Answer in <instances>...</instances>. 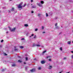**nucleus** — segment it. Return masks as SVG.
<instances>
[{
    "label": "nucleus",
    "mask_w": 73,
    "mask_h": 73,
    "mask_svg": "<svg viewBox=\"0 0 73 73\" xmlns=\"http://www.w3.org/2000/svg\"><path fill=\"white\" fill-rule=\"evenodd\" d=\"M22 4H23V2H21L20 4H19L18 6H17L18 8H21L22 7H23Z\"/></svg>",
    "instance_id": "f257e3e1"
},
{
    "label": "nucleus",
    "mask_w": 73,
    "mask_h": 73,
    "mask_svg": "<svg viewBox=\"0 0 73 73\" xmlns=\"http://www.w3.org/2000/svg\"><path fill=\"white\" fill-rule=\"evenodd\" d=\"M9 29L10 31L11 32H13L14 31H15V29H16V28L15 27H14L13 29H11V28L9 27Z\"/></svg>",
    "instance_id": "f03ea898"
},
{
    "label": "nucleus",
    "mask_w": 73,
    "mask_h": 73,
    "mask_svg": "<svg viewBox=\"0 0 73 73\" xmlns=\"http://www.w3.org/2000/svg\"><path fill=\"white\" fill-rule=\"evenodd\" d=\"M50 58L48 59V60L49 61H52V59H50V58H52V56H48L47 57V58Z\"/></svg>",
    "instance_id": "7ed1b4c3"
},
{
    "label": "nucleus",
    "mask_w": 73,
    "mask_h": 73,
    "mask_svg": "<svg viewBox=\"0 0 73 73\" xmlns=\"http://www.w3.org/2000/svg\"><path fill=\"white\" fill-rule=\"evenodd\" d=\"M37 5H38V6H39V7H42V4H41V3H37Z\"/></svg>",
    "instance_id": "20e7f679"
},
{
    "label": "nucleus",
    "mask_w": 73,
    "mask_h": 73,
    "mask_svg": "<svg viewBox=\"0 0 73 73\" xmlns=\"http://www.w3.org/2000/svg\"><path fill=\"white\" fill-rule=\"evenodd\" d=\"M35 71H36V69H35V68H34L32 70H30L31 72H35Z\"/></svg>",
    "instance_id": "39448f33"
},
{
    "label": "nucleus",
    "mask_w": 73,
    "mask_h": 73,
    "mask_svg": "<svg viewBox=\"0 0 73 73\" xmlns=\"http://www.w3.org/2000/svg\"><path fill=\"white\" fill-rule=\"evenodd\" d=\"M45 61H42L41 62V64H45Z\"/></svg>",
    "instance_id": "423d86ee"
},
{
    "label": "nucleus",
    "mask_w": 73,
    "mask_h": 73,
    "mask_svg": "<svg viewBox=\"0 0 73 73\" xmlns=\"http://www.w3.org/2000/svg\"><path fill=\"white\" fill-rule=\"evenodd\" d=\"M52 66H49L48 69H52Z\"/></svg>",
    "instance_id": "0eeeda50"
},
{
    "label": "nucleus",
    "mask_w": 73,
    "mask_h": 73,
    "mask_svg": "<svg viewBox=\"0 0 73 73\" xmlns=\"http://www.w3.org/2000/svg\"><path fill=\"white\" fill-rule=\"evenodd\" d=\"M32 8H35L36 7V6L35 5H33V6L32 7Z\"/></svg>",
    "instance_id": "6e6552de"
},
{
    "label": "nucleus",
    "mask_w": 73,
    "mask_h": 73,
    "mask_svg": "<svg viewBox=\"0 0 73 73\" xmlns=\"http://www.w3.org/2000/svg\"><path fill=\"white\" fill-rule=\"evenodd\" d=\"M40 3H41V4H44V1H40Z\"/></svg>",
    "instance_id": "1a4fd4ad"
},
{
    "label": "nucleus",
    "mask_w": 73,
    "mask_h": 73,
    "mask_svg": "<svg viewBox=\"0 0 73 73\" xmlns=\"http://www.w3.org/2000/svg\"><path fill=\"white\" fill-rule=\"evenodd\" d=\"M11 11H14V8L12 7L11 9Z\"/></svg>",
    "instance_id": "9d476101"
},
{
    "label": "nucleus",
    "mask_w": 73,
    "mask_h": 73,
    "mask_svg": "<svg viewBox=\"0 0 73 73\" xmlns=\"http://www.w3.org/2000/svg\"><path fill=\"white\" fill-rule=\"evenodd\" d=\"M38 16L39 17H40V16H41V15L40 14H38Z\"/></svg>",
    "instance_id": "9b49d317"
},
{
    "label": "nucleus",
    "mask_w": 73,
    "mask_h": 73,
    "mask_svg": "<svg viewBox=\"0 0 73 73\" xmlns=\"http://www.w3.org/2000/svg\"><path fill=\"white\" fill-rule=\"evenodd\" d=\"M24 26L25 27H28V24H26L24 25Z\"/></svg>",
    "instance_id": "f8f14e48"
},
{
    "label": "nucleus",
    "mask_w": 73,
    "mask_h": 73,
    "mask_svg": "<svg viewBox=\"0 0 73 73\" xmlns=\"http://www.w3.org/2000/svg\"><path fill=\"white\" fill-rule=\"evenodd\" d=\"M19 48H21V49H23V48H24V46H20Z\"/></svg>",
    "instance_id": "ddd939ff"
},
{
    "label": "nucleus",
    "mask_w": 73,
    "mask_h": 73,
    "mask_svg": "<svg viewBox=\"0 0 73 73\" xmlns=\"http://www.w3.org/2000/svg\"><path fill=\"white\" fill-rule=\"evenodd\" d=\"M71 43V42H70V41H68V44H69V45H70V44Z\"/></svg>",
    "instance_id": "4468645a"
},
{
    "label": "nucleus",
    "mask_w": 73,
    "mask_h": 73,
    "mask_svg": "<svg viewBox=\"0 0 73 73\" xmlns=\"http://www.w3.org/2000/svg\"><path fill=\"white\" fill-rule=\"evenodd\" d=\"M36 46H38V47H39V46H40V45L39 44H36Z\"/></svg>",
    "instance_id": "2eb2a0df"
},
{
    "label": "nucleus",
    "mask_w": 73,
    "mask_h": 73,
    "mask_svg": "<svg viewBox=\"0 0 73 73\" xmlns=\"http://www.w3.org/2000/svg\"><path fill=\"white\" fill-rule=\"evenodd\" d=\"M18 62H22V61L20 60H18Z\"/></svg>",
    "instance_id": "dca6fc26"
},
{
    "label": "nucleus",
    "mask_w": 73,
    "mask_h": 73,
    "mask_svg": "<svg viewBox=\"0 0 73 73\" xmlns=\"http://www.w3.org/2000/svg\"><path fill=\"white\" fill-rule=\"evenodd\" d=\"M34 35V34H32L31 35V36H30V37H32V36H33Z\"/></svg>",
    "instance_id": "f3484780"
},
{
    "label": "nucleus",
    "mask_w": 73,
    "mask_h": 73,
    "mask_svg": "<svg viewBox=\"0 0 73 73\" xmlns=\"http://www.w3.org/2000/svg\"><path fill=\"white\" fill-rule=\"evenodd\" d=\"M41 69V67H39L38 68V70H40Z\"/></svg>",
    "instance_id": "a211bd4d"
},
{
    "label": "nucleus",
    "mask_w": 73,
    "mask_h": 73,
    "mask_svg": "<svg viewBox=\"0 0 73 73\" xmlns=\"http://www.w3.org/2000/svg\"><path fill=\"white\" fill-rule=\"evenodd\" d=\"M46 17H48V14L47 13L46 14Z\"/></svg>",
    "instance_id": "6ab92c4d"
},
{
    "label": "nucleus",
    "mask_w": 73,
    "mask_h": 73,
    "mask_svg": "<svg viewBox=\"0 0 73 73\" xmlns=\"http://www.w3.org/2000/svg\"><path fill=\"white\" fill-rule=\"evenodd\" d=\"M2 72H4V71H5V69H2Z\"/></svg>",
    "instance_id": "aec40b11"
},
{
    "label": "nucleus",
    "mask_w": 73,
    "mask_h": 73,
    "mask_svg": "<svg viewBox=\"0 0 73 73\" xmlns=\"http://www.w3.org/2000/svg\"><path fill=\"white\" fill-rule=\"evenodd\" d=\"M38 29H35V31H37Z\"/></svg>",
    "instance_id": "412c9836"
},
{
    "label": "nucleus",
    "mask_w": 73,
    "mask_h": 73,
    "mask_svg": "<svg viewBox=\"0 0 73 73\" xmlns=\"http://www.w3.org/2000/svg\"><path fill=\"white\" fill-rule=\"evenodd\" d=\"M26 5V4H25L23 6V7H25Z\"/></svg>",
    "instance_id": "4be33fe9"
},
{
    "label": "nucleus",
    "mask_w": 73,
    "mask_h": 73,
    "mask_svg": "<svg viewBox=\"0 0 73 73\" xmlns=\"http://www.w3.org/2000/svg\"><path fill=\"white\" fill-rule=\"evenodd\" d=\"M46 52V50L44 51L43 52V53H45V52Z\"/></svg>",
    "instance_id": "5701e85b"
},
{
    "label": "nucleus",
    "mask_w": 73,
    "mask_h": 73,
    "mask_svg": "<svg viewBox=\"0 0 73 73\" xmlns=\"http://www.w3.org/2000/svg\"><path fill=\"white\" fill-rule=\"evenodd\" d=\"M44 26H42V29H44Z\"/></svg>",
    "instance_id": "b1692460"
},
{
    "label": "nucleus",
    "mask_w": 73,
    "mask_h": 73,
    "mask_svg": "<svg viewBox=\"0 0 73 73\" xmlns=\"http://www.w3.org/2000/svg\"><path fill=\"white\" fill-rule=\"evenodd\" d=\"M26 61H27V60H28V58L27 57L26 58Z\"/></svg>",
    "instance_id": "393cba45"
},
{
    "label": "nucleus",
    "mask_w": 73,
    "mask_h": 73,
    "mask_svg": "<svg viewBox=\"0 0 73 73\" xmlns=\"http://www.w3.org/2000/svg\"><path fill=\"white\" fill-rule=\"evenodd\" d=\"M15 64H13L12 65L13 66H15Z\"/></svg>",
    "instance_id": "a878e982"
},
{
    "label": "nucleus",
    "mask_w": 73,
    "mask_h": 73,
    "mask_svg": "<svg viewBox=\"0 0 73 73\" xmlns=\"http://www.w3.org/2000/svg\"><path fill=\"white\" fill-rule=\"evenodd\" d=\"M3 41H4V40H2L1 41V42H3Z\"/></svg>",
    "instance_id": "bb28decb"
},
{
    "label": "nucleus",
    "mask_w": 73,
    "mask_h": 73,
    "mask_svg": "<svg viewBox=\"0 0 73 73\" xmlns=\"http://www.w3.org/2000/svg\"><path fill=\"white\" fill-rule=\"evenodd\" d=\"M4 55L5 56H7V54H6L5 53H4Z\"/></svg>",
    "instance_id": "cd10ccee"
},
{
    "label": "nucleus",
    "mask_w": 73,
    "mask_h": 73,
    "mask_svg": "<svg viewBox=\"0 0 73 73\" xmlns=\"http://www.w3.org/2000/svg\"><path fill=\"white\" fill-rule=\"evenodd\" d=\"M33 1V0H31V3H32Z\"/></svg>",
    "instance_id": "c85d7f7f"
},
{
    "label": "nucleus",
    "mask_w": 73,
    "mask_h": 73,
    "mask_svg": "<svg viewBox=\"0 0 73 73\" xmlns=\"http://www.w3.org/2000/svg\"><path fill=\"white\" fill-rule=\"evenodd\" d=\"M15 51H17V50H18V49H15Z\"/></svg>",
    "instance_id": "c756f323"
},
{
    "label": "nucleus",
    "mask_w": 73,
    "mask_h": 73,
    "mask_svg": "<svg viewBox=\"0 0 73 73\" xmlns=\"http://www.w3.org/2000/svg\"><path fill=\"white\" fill-rule=\"evenodd\" d=\"M57 24L56 23L55 24V26H57Z\"/></svg>",
    "instance_id": "7c9ffc66"
},
{
    "label": "nucleus",
    "mask_w": 73,
    "mask_h": 73,
    "mask_svg": "<svg viewBox=\"0 0 73 73\" xmlns=\"http://www.w3.org/2000/svg\"><path fill=\"white\" fill-rule=\"evenodd\" d=\"M24 40V38H23L21 39L22 40Z\"/></svg>",
    "instance_id": "2f4dec72"
},
{
    "label": "nucleus",
    "mask_w": 73,
    "mask_h": 73,
    "mask_svg": "<svg viewBox=\"0 0 73 73\" xmlns=\"http://www.w3.org/2000/svg\"><path fill=\"white\" fill-rule=\"evenodd\" d=\"M31 13H33V11H32L31 12Z\"/></svg>",
    "instance_id": "473e14b6"
},
{
    "label": "nucleus",
    "mask_w": 73,
    "mask_h": 73,
    "mask_svg": "<svg viewBox=\"0 0 73 73\" xmlns=\"http://www.w3.org/2000/svg\"><path fill=\"white\" fill-rule=\"evenodd\" d=\"M71 57L72 58H73V55L71 56Z\"/></svg>",
    "instance_id": "72a5a7b5"
},
{
    "label": "nucleus",
    "mask_w": 73,
    "mask_h": 73,
    "mask_svg": "<svg viewBox=\"0 0 73 73\" xmlns=\"http://www.w3.org/2000/svg\"><path fill=\"white\" fill-rule=\"evenodd\" d=\"M36 35H35L34 37V38H36Z\"/></svg>",
    "instance_id": "f704fd0d"
},
{
    "label": "nucleus",
    "mask_w": 73,
    "mask_h": 73,
    "mask_svg": "<svg viewBox=\"0 0 73 73\" xmlns=\"http://www.w3.org/2000/svg\"><path fill=\"white\" fill-rule=\"evenodd\" d=\"M60 50H62V48H60Z\"/></svg>",
    "instance_id": "c9c22d12"
},
{
    "label": "nucleus",
    "mask_w": 73,
    "mask_h": 73,
    "mask_svg": "<svg viewBox=\"0 0 73 73\" xmlns=\"http://www.w3.org/2000/svg\"><path fill=\"white\" fill-rule=\"evenodd\" d=\"M35 46V44H33V47H34V46Z\"/></svg>",
    "instance_id": "e433bc0d"
},
{
    "label": "nucleus",
    "mask_w": 73,
    "mask_h": 73,
    "mask_svg": "<svg viewBox=\"0 0 73 73\" xmlns=\"http://www.w3.org/2000/svg\"><path fill=\"white\" fill-rule=\"evenodd\" d=\"M66 58H64V60H65V59H66Z\"/></svg>",
    "instance_id": "4c0bfd02"
},
{
    "label": "nucleus",
    "mask_w": 73,
    "mask_h": 73,
    "mask_svg": "<svg viewBox=\"0 0 73 73\" xmlns=\"http://www.w3.org/2000/svg\"><path fill=\"white\" fill-rule=\"evenodd\" d=\"M24 64H26V62H24Z\"/></svg>",
    "instance_id": "58836bf2"
},
{
    "label": "nucleus",
    "mask_w": 73,
    "mask_h": 73,
    "mask_svg": "<svg viewBox=\"0 0 73 73\" xmlns=\"http://www.w3.org/2000/svg\"><path fill=\"white\" fill-rule=\"evenodd\" d=\"M2 46L1 45H0V48H1Z\"/></svg>",
    "instance_id": "ea45409f"
},
{
    "label": "nucleus",
    "mask_w": 73,
    "mask_h": 73,
    "mask_svg": "<svg viewBox=\"0 0 73 73\" xmlns=\"http://www.w3.org/2000/svg\"><path fill=\"white\" fill-rule=\"evenodd\" d=\"M71 52L72 53H73V51H72Z\"/></svg>",
    "instance_id": "a19ab883"
},
{
    "label": "nucleus",
    "mask_w": 73,
    "mask_h": 73,
    "mask_svg": "<svg viewBox=\"0 0 73 73\" xmlns=\"http://www.w3.org/2000/svg\"><path fill=\"white\" fill-rule=\"evenodd\" d=\"M42 33H44L45 32H42Z\"/></svg>",
    "instance_id": "79ce46f5"
},
{
    "label": "nucleus",
    "mask_w": 73,
    "mask_h": 73,
    "mask_svg": "<svg viewBox=\"0 0 73 73\" xmlns=\"http://www.w3.org/2000/svg\"><path fill=\"white\" fill-rule=\"evenodd\" d=\"M62 72H59V73H61Z\"/></svg>",
    "instance_id": "37998d69"
},
{
    "label": "nucleus",
    "mask_w": 73,
    "mask_h": 73,
    "mask_svg": "<svg viewBox=\"0 0 73 73\" xmlns=\"http://www.w3.org/2000/svg\"><path fill=\"white\" fill-rule=\"evenodd\" d=\"M6 33H8V32H6Z\"/></svg>",
    "instance_id": "c03bdc74"
},
{
    "label": "nucleus",
    "mask_w": 73,
    "mask_h": 73,
    "mask_svg": "<svg viewBox=\"0 0 73 73\" xmlns=\"http://www.w3.org/2000/svg\"><path fill=\"white\" fill-rule=\"evenodd\" d=\"M31 5H33L32 4H31Z\"/></svg>",
    "instance_id": "a18cd8bd"
},
{
    "label": "nucleus",
    "mask_w": 73,
    "mask_h": 73,
    "mask_svg": "<svg viewBox=\"0 0 73 73\" xmlns=\"http://www.w3.org/2000/svg\"><path fill=\"white\" fill-rule=\"evenodd\" d=\"M66 73H69V72H67Z\"/></svg>",
    "instance_id": "49530a36"
},
{
    "label": "nucleus",
    "mask_w": 73,
    "mask_h": 73,
    "mask_svg": "<svg viewBox=\"0 0 73 73\" xmlns=\"http://www.w3.org/2000/svg\"><path fill=\"white\" fill-rule=\"evenodd\" d=\"M10 1H12V0H9Z\"/></svg>",
    "instance_id": "de8ad7c7"
},
{
    "label": "nucleus",
    "mask_w": 73,
    "mask_h": 73,
    "mask_svg": "<svg viewBox=\"0 0 73 73\" xmlns=\"http://www.w3.org/2000/svg\"><path fill=\"white\" fill-rule=\"evenodd\" d=\"M17 12L16 11L15 12V13H16Z\"/></svg>",
    "instance_id": "09e8293b"
},
{
    "label": "nucleus",
    "mask_w": 73,
    "mask_h": 73,
    "mask_svg": "<svg viewBox=\"0 0 73 73\" xmlns=\"http://www.w3.org/2000/svg\"><path fill=\"white\" fill-rule=\"evenodd\" d=\"M72 43H73V41L72 42Z\"/></svg>",
    "instance_id": "8fccbe9b"
}]
</instances>
